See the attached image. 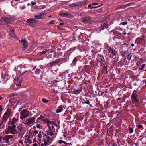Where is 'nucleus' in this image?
<instances>
[{"label":"nucleus","mask_w":146,"mask_h":146,"mask_svg":"<svg viewBox=\"0 0 146 146\" xmlns=\"http://www.w3.org/2000/svg\"><path fill=\"white\" fill-rule=\"evenodd\" d=\"M15 33L13 29H11L10 30V35L11 36H14Z\"/></svg>","instance_id":"393cba45"},{"label":"nucleus","mask_w":146,"mask_h":146,"mask_svg":"<svg viewBox=\"0 0 146 146\" xmlns=\"http://www.w3.org/2000/svg\"><path fill=\"white\" fill-rule=\"evenodd\" d=\"M129 133H128L129 134L133 132V129L132 128L129 127Z\"/></svg>","instance_id":"72a5a7b5"},{"label":"nucleus","mask_w":146,"mask_h":146,"mask_svg":"<svg viewBox=\"0 0 146 146\" xmlns=\"http://www.w3.org/2000/svg\"><path fill=\"white\" fill-rule=\"evenodd\" d=\"M27 71H25L23 72L22 73V75H23L24 74L27 72Z\"/></svg>","instance_id":"603ef678"},{"label":"nucleus","mask_w":146,"mask_h":146,"mask_svg":"<svg viewBox=\"0 0 146 146\" xmlns=\"http://www.w3.org/2000/svg\"><path fill=\"white\" fill-rule=\"evenodd\" d=\"M50 52L52 53H53V54H54V55L53 56H50L49 57L53 58V57H56V56L55 55V54H56V53L55 52H54L53 51H51Z\"/></svg>","instance_id":"e433bc0d"},{"label":"nucleus","mask_w":146,"mask_h":146,"mask_svg":"<svg viewBox=\"0 0 146 146\" xmlns=\"http://www.w3.org/2000/svg\"><path fill=\"white\" fill-rule=\"evenodd\" d=\"M145 66V64H143L142 65V68H143L144 67V66Z\"/></svg>","instance_id":"6e6d98bb"},{"label":"nucleus","mask_w":146,"mask_h":146,"mask_svg":"<svg viewBox=\"0 0 146 146\" xmlns=\"http://www.w3.org/2000/svg\"><path fill=\"white\" fill-rule=\"evenodd\" d=\"M122 33V34L125 35V34L126 33L125 32H124L123 31Z\"/></svg>","instance_id":"13d9d810"},{"label":"nucleus","mask_w":146,"mask_h":146,"mask_svg":"<svg viewBox=\"0 0 146 146\" xmlns=\"http://www.w3.org/2000/svg\"><path fill=\"white\" fill-rule=\"evenodd\" d=\"M57 63V62H54L51 63H50L47 64L46 67L47 68H48L53 66H54L55 65V64L56 63Z\"/></svg>","instance_id":"5701e85b"},{"label":"nucleus","mask_w":146,"mask_h":146,"mask_svg":"<svg viewBox=\"0 0 146 146\" xmlns=\"http://www.w3.org/2000/svg\"><path fill=\"white\" fill-rule=\"evenodd\" d=\"M4 125L3 121H2L0 122V127L1 128L3 127L4 126Z\"/></svg>","instance_id":"473e14b6"},{"label":"nucleus","mask_w":146,"mask_h":146,"mask_svg":"<svg viewBox=\"0 0 146 146\" xmlns=\"http://www.w3.org/2000/svg\"><path fill=\"white\" fill-rule=\"evenodd\" d=\"M127 23V21H124L123 22L121 23V24L122 25H126Z\"/></svg>","instance_id":"a19ab883"},{"label":"nucleus","mask_w":146,"mask_h":146,"mask_svg":"<svg viewBox=\"0 0 146 146\" xmlns=\"http://www.w3.org/2000/svg\"><path fill=\"white\" fill-rule=\"evenodd\" d=\"M13 137V136L12 135L6 136L3 139V142L6 143H8L9 141H11V138Z\"/></svg>","instance_id":"ddd939ff"},{"label":"nucleus","mask_w":146,"mask_h":146,"mask_svg":"<svg viewBox=\"0 0 146 146\" xmlns=\"http://www.w3.org/2000/svg\"><path fill=\"white\" fill-rule=\"evenodd\" d=\"M131 56L132 55L131 54H129L126 56V58L128 60H130L131 59Z\"/></svg>","instance_id":"c85d7f7f"},{"label":"nucleus","mask_w":146,"mask_h":146,"mask_svg":"<svg viewBox=\"0 0 146 146\" xmlns=\"http://www.w3.org/2000/svg\"><path fill=\"white\" fill-rule=\"evenodd\" d=\"M97 4H98V3H94L92 4V5H97Z\"/></svg>","instance_id":"4d7b16f0"},{"label":"nucleus","mask_w":146,"mask_h":146,"mask_svg":"<svg viewBox=\"0 0 146 146\" xmlns=\"http://www.w3.org/2000/svg\"><path fill=\"white\" fill-rule=\"evenodd\" d=\"M35 116L31 117L28 118L25 121L24 124L26 125H33L35 121Z\"/></svg>","instance_id":"7ed1b4c3"},{"label":"nucleus","mask_w":146,"mask_h":146,"mask_svg":"<svg viewBox=\"0 0 146 146\" xmlns=\"http://www.w3.org/2000/svg\"><path fill=\"white\" fill-rule=\"evenodd\" d=\"M55 21L54 20H52L49 22V24H54L55 23Z\"/></svg>","instance_id":"4c0bfd02"},{"label":"nucleus","mask_w":146,"mask_h":146,"mask_svg":"<svg viewBox=\"0 0 146 146\" xmlns=\"http://www.w3.org/2000/svg\"><path fill=\"white\" fill-rule=\"evenodd\" d=\"M43 117L42 115H41L40 117H38L37 118V120H36V121H38V120H40V121H42V119L43 118Z\"/></svg>","instance_id":"c756f323"},{"label":"nucleus","mask_w":146,"mask_h":146,"mask_svg":"<svg viewBox=\"0 0 146 146\" xmlns=\"http://www.w3.org/2000/svg\"><path fill=\"white\" fill-rule=\"evenodd\" d=\"M82 91V89L81 88L78 89H74L73 92L74 94H77L80 93Z\"/></svg>","instance_id":"6ab92c4d"},{"label":"nucleus","mask_w":146,"mask_h":146,"mask_svg":"<svg viewBox=\"0 0 146 146\" xmlns=\"http://www.w3.org/2000/svg\"><path fill=\"white\" fill-rule=\"evenodd\" d=\"M19 117V115L18 114H16L15 117L13 118L12 121L10 122V123L11 125H14V124H15L17 121L18 120V118Z\"/></svg>","instance_id":"2eb2a0df"},{"label":"nucleus","mask_w":146,"mask_h":146,"mask_svg":"<svg viewBox=\"0 0 146 146\" xmlns=\"http://www.w3.org/2000/svg\"><path fill=\"white\" fill-rule=\"evenodd\" d=\"M72 111H70V114H72Z\"/></svg>","instance_id":"052dcab7"},{"label":"nucleus","mask_w":146,"mask_h":146,"mask_svg":"<svg viewBox=\"0 0 146 146\" xmlns=\"http://www.w3.org/2000/svg\"><path fill=\"white\" fill-rule=\"evenodd\" d=\"M27 22L30 24L35 23V20L33 19H28L27 20Z\"/></svg>","instance_id":"b1692460"},{"label":"nucleus","mask_w":146,"mask_h":146,"mask_svg":"<svg viewBox=\"0 0 146 146\" xmlns=\"http://www.w3.org/2000/svg\"><path fill=\"white\" fill-rule=\"evenodd\" d=\"M41 127V125L40 124H38L37 125L36 127L38 128H39Z\"/></svg>","instance_id":"37998d69"},{"label":"nucleus","mask_w":146,"mask_h":146,"mask_svg":"<svg viewBox=\"0 0 146 146\" xmlns=\"http://www.w3.org/2000/svg\"><path fill=\"white\" fill-rule=\"evenodd\" d=\"M42 121L45 124H46L48 127V130L47 131V135L52 136L54 135L55 133V127H56V123H54L53 121H49L46 118L43 117Z\"/></svg>","instance_id":"f03ea898"},{"label":"nucleus","mask_w":146,"mask_h":146,"mask_svg":"<svg viewBox=\"0 0 146 146\" xmlns=\"http://www.w3.org/2000/svg\"><path fill=\"white\" fill-rule=\"evenodd\" d=\"M17 128L20 131H23V127L21 125H19L18 127Z\"/></svg>","instance_id":"a878e982"},{"label":"nucleus","mask_w":146,"mask_h":146,"mask_svg":"<svg viewBox=\"0 0 146 146\" xmlns=\"http://www.w3.org/2000/svg\"><path fill=\"white\" fill-rule=\"evenodd\" d=\"M108 24L106 23H103L101 24V27L99 28V29L101 30L106 29L108 27Z\"/></svg>","instance_id":"a211bd4d"},{"label":"nucleus","mask_w":146,"mask_h":146,"mask_svg":"<svg viewBox=\"0 0 146 146\" xmlns=\"http://www.w3.org/2000/svg\"><path fill=\"white\" fill-rule=\"evenodd\" d=\"M138 127L139 129H141L142 127V126L141 125H138Z\"/></svg>","instance_id":"49530a36"},{"label":"nucleus","mask_w":146,"mask_h":146,"mask_svg":"<svg viewBox=\"0 0 146 146\" xmlns=\"http://www.w3.org/2000/svg\"><path fill=\"white\" fill-rule=\"evenodd\" d=\"M131 46L132 47H133L134 46V45L133 44H131Z\"/></svg>","instance_id":"680f3d73"},{"label":"nucleus","mask_w":146,"mask_h":146,"mask_svg":"<svg viewBox=\"0 0 146 146\" xmlns=\"http://www.w3.org/2000/svg\"><path fill=\"white\" fill-rule=\"evenodd\" d=\"M3 110V107L1 105L0 106V114L1 115L2 113V111Z\"/></svg>","instance_id":"ea45409f"},{"label":"nucleus","mask_w":146,"mask_h":146,"mask_svg":"<svg viewBox=\"0 0 146 146\" xmlns=\"http://www.w3.org/2000/svg\"><path fill=\"white\" fill-rule=\"evenodd\" d=\"M44 14L43 13H41L40 14H38L37 15H35L34 18L35 19H41L42 18V16H43Z\"/></svg>","instance_id":"aec40b11"},{"label":"nucleus","mask_w":146,"mask_h":146,"mask_svg":"<svg viewBox=\"0 0 146 146\" xmlns=\"http://www.w3.org/2000/svg\"><path fill=\"white\" fill-rule=\"evenodd\" d=\"M64 141L62 140H60L58 141V143L59 144H62V143H64Z\"/></svg>","instance_id":"79ce46f5"},{"label":"nucleus","mask_w":146,"mask_h":146,"mask_svg":"<svg viewBox=\"0 0 146 146\" xmlns=\"http://www.w3.org/2000/svg\"><path fill=\"white\" fill-rule=\"evenodd\" d=\"M20 143H22V141H20Z\"/></svg>","instance_id":"774afa93"},{"label":"nucleus","mask_w":146,"mask_h":146,"mask_svg":"<svg viewBox=\"0 0 146 146\" xmlns=\"http://www.w3.org/2000/svg\"><path fill=\"white\" fill-rule=\"evenodd\" d=\"M20 119H21L23 120L28 117L30 114V112L27 110L25 109L23 110L20 112Z\"/></svg>","instance_id":"20e7f679"},{"label":"nucleus","mask_w":146,"mask_h":146,"mask_svg":"<svg viewBox=\"0 0 146 146\" xmlns=\"http://www.w3.org/2000/svg\"><path fill=\"white\" fill-rule=\"evenodd\" d=\"M38 133V131H35L33 133V135H35L36 134Z\"/></svg>","instance_id":"c03bdc74"},{"label":"nucleus","mask_w":146,"mask_h":146,"mask_svg":"<svg viewBox=\"0 0 146 146\" xmlns=\"http://www.w3.org/2000/svg\"><path fill=\"white\" fill-rule=\"evenodd\" d=\"M129 5L128 4H127V5H124L126 7L127 6H128Z\"/></svg>","instance_id":"e2e57ef3"},{"label":"nucleus","mask_w":146,"mask_h":146,"mask_svg":"<svg viewBox=\"0 0 146 146\" xmlns=\"http://www.w3.org/2000/svg\"><path fill=\"white\" fill-rule=\"evenodd\" d=\"M23 78L21 76H19L17 78H15V83L17 86H21V83L22 81Z\"/></svg>","instance_id":"9b49d317"},{"label":"nucleus","mask_w":146,"mask_h":146,"mask_svg":"<svg viewBox=\"0 0 146 146\" xmlns=\"http://www.w3.org/2000/svg\"><path fill=\"white\" fill-rule=\"evenodd\" d=\"M64 24V23H60L59 25H63Z\"/></svg>","instance_id":"864d4df0"},{"label":"nucleus","mask_w":146,"mask_h":146,"mask_svg":"<svg viewBox=\"0 0 146 146\" xmlns=\"http://www.w3.org/2000/svg\"><path fill=\"white\" fill-rule=\"evenodd\" d=\"M37 146V144L36 143H35L33 145V146Z\"/></svg>","instance_id":"3c124183"},{"label":"nucleus","mask_w":146,"mask_h":146,"mask_svg":"<svg viewBox=\"0 0 146 146\" xmlns=\"http://www.w3.org/2000/svg\"><path fill=\"white\" fill-rule=\"evenodd\" d=\"M10 21V19L8 18H3L1 20V23L2 24H7Z\"/></svg>","instance_id":"4468645a"},{"label":"nucleus","mask_w":146,"mask_h":146,"mask_svg":"<svg viewBox=\"0 0 146 146\" xmlns=\"http://www.w3.org/2000/svg\"><path fill=\"white\" fill-rule=\"evenodd\" d=\"M64 143L65 145H64V146H69L70 145H71V143H67L65 141H64Z\"/></svg>","instance_id":"c9c22d12"},{"label":"nucleus","mask_w":146,"mask_h":146,"mask_svg":"<svg viewBox=\"0 0 146 146\" xmlns=\"http://www.w3.org/2000/svg\"><path fill=\"white\" fill-rule=\"evenodd\" d=\"M84 103L85 104H89V102L88 101H85V102Z\"/></svg>","instance_id":"8fccbe9b"},{"label":"nucleus","mask_w":146,"mask_h":146,"mask_svg":"<svg viewBox=\"0 0 146 146\" xmlns=\"http://www.w3.org/2000/svg\"><path fill=\"white\" fill-rule=\"evenodd\" d=\"M39 68L40 69H43V66L42 65H40L39 66Z\"/></svg>","instance_id":"de8ad7c7"},{"label":"nucleus","mask_w":146,"mask_h":146,"mask_svg":"<svg viewBox=\"0 0 146 146\" xmlns=\"http://www.w3.org/2000/svg\"><path fill=\"white\" fill-rule=\"evenodd\" d=\"M31 4L33 6L34 5H35L36 4V2H34L33 1H32L31 2Z\"/></svg>","instance_id":"a18cd8bd"},{"label":"nucleus","mask_w":146,"mask_h":146,"mask_svg":"<svg viewBox=\"0 0 146 146\" xmlns=\"http://www.w3.org/2000/svg\"><path fill=\"white\" fill-rule=\"evenodd\" d=\"M58 82V81H57V80H55L54 81V82H55V83H56V82Z\"/></svg>","instance_id":"5fc2aeb1"},{"label":"nucleus","mask_w":146,"mask_h":146,"mask_svg":"<svg viewBox=\"0 0 146 146\" xmlns=\"http://www.w3.org/2000/svg\"><path fill=\"white\" fill-rule=\"evenodd\" d=\"M40 70L36 69L35 70V72L37 74H39L40 72Z\"/></svg>","instance_id":"2f4dec72"},{"label":"nucleus","mask_w":146,"mask_h":146,"mask_svg":"<svg viewBox=\"0 0 146 146\" xmlns=\"http://www.w3.org/2000/svg\"><path fill=\"white\" fill-rule=\"evenodd\" d=\"M91 5H90V4L88 6V8H90V9L93 8V7H92V8H91Z\"/></svg>","instance_id":"09e8293b"},{"label":"nucleus","mask_w":146,"mask_h":146,"mask_svg":"<svg viewBox=\"0 0 146 146\" xmlns=\"http://www.w3.org/2000/svg\"><path fill=\"white\" fill-rule=\"evenodd\" d=\"M42 100L43 102L44 103H47L48 102V100H46L45 98H42Z\"/></svg>","instance_id":"f704fd0d"},{"label":"nucleus","mask_w":146,"mask_h":146,"mask_svg":"<svg viewBox=\"0 0 146 146\" xmlns=\"http://www.w3.org/2000/svg\"><path fill=\"white\" fill-rule=\"evenodd\" d=\"M86 1H82L81 2H77L71 4L70 5V6L74 7L78 6H82L86 4Z\"/></svg>","instance_id":"9d476101"},{"label":"nucleus","mask_w":146,"mask_h":146,"mask_svg":"<svg viewBox=\"0 0 146 146\" xmlns=\"http://www.w3.org/2000/svg\"><path fill=\"white\" fill-rule=\"evenodd\" d=\"M60 15L62 17H64L67 18H69L71 17V15L70 14L63 13H61L60 14Z\"/></svg>","instance_id":"412c9836"},{"label":"nucleus","mask_w":146,"mask_h":146,"mask_svg":"<svg viewBox=\"0 0 146 146\" xmlns=\"http://www.w3.org/2000/svg\"><path fill=\"white\" fill-rule=\"evenodd\" d=\"M58 27L59 29H62V28H60V26H58Z\"/></svg>","instance_id":"bf43d9fd"},{"label":"nucleus","mask_w":146,"mask_h":146,"mask_svg":"<svg viewBox=\"0 0 146 146\" xmlns=\"http://www.w3.org/2000/svg\"><path fill=\"white\" fill-rule=\"evenodd\" d=\"M137 91L134 90L131 94V97L132 101L135 103L138 102L139 100L137 99L138 95L136 94Z\"/></svg>","instance_id":"39448f33"},{"label":"nucleus","mask_w":146,"mask_h":146,"mask_svg":"<svg viewBox=\"0 0 146 146\" xmlns=\"http://www.w3.org/2000/svg\"><path fill=\"white\" fill-rule=\"evenodd\" d=\"M77 61L78 59H77L76 57H75L72 61V64H73L74 65H75V64L77 62Z\"/></svg>","instance_id":"bb28decb"},{"label":"nucleus","mask_w":146,"mask_h":146,"mask_svg":"<svg viewBox=\"0 0 146 146\" xmlns=\"http://www.w3.org/2000/svg\"><path fill=\"white\" fill-rule=\"evenodd\" d=\"M81 21L85 23H92L93 21L92 19L88 16L82 17L81 18Z\"/></svg>","instance_id":"6e6552de"},{"label":"nucleus","mask_w":146,"mask_h":146,"mask_svg":"<svg viewBox=\"0 0 146 146\" xmlns=\"http://www.w3.org/2000/svg\"><path fill=\"white\" fill-rule=\"evenodd\" d=\"M34 142L40 144L41 146H46L49 145L50 143V139L47 135H43L41 131L39 132L38 135L33 139Z\"/></svg>","instance_id":"f257e3e1"},{"label":"nucleus","mask_w":146,"mask_h":146,"mask_svg":"<svg viewBox=\"0 0 146 146\" xmlns=\"http://www.w3.org/2000/svg\"><path fill=\"white\" fill-rule=\"evenodd\" d=\"M11 113V110L9 109L7 110L3 116V121L6 122Z\"/></svg>","instance_id":"0eeeda50"},{"label":"nucleus","mask_w":146,"mask_h":146,"mask_svg":"<svg viewBox=\"0 0 146 146\" xmlns=\"http://www.w3.org/2000/svg\"><path fill=\"white\" fill-rule=\"evenodd\" d=\"M25 143H27L28 144H30L31 143V140L30 139L28 135H27L25 136Z\"/></svg>","instance_id":"f3484780"},{"label":"nucleus","mask_w":146,"mask_h":146,"mask_svg":"<svg viewBox=\"0 0 146 146\" xmlns=\"http://www.w3.org/2000/svg\"><path fill=\"white\" fill-rule=\"evenodd\" d=\"M107 49L108 52L113 56L116 55L117 54V52L114 48L110 46L108 47Z\"/></svg>","instance_id":"1a4fd4ad"},{"label":"nucleus","mask_w":146,"mask_h":146,"mask_svg":"<svg viewBox=\"0 0 146 146\" xmlns=\"http://www.w3.org/2000/svg\"><path fill=\"white\" fill-rule=\"evenodd\" d=\"M2 99V98L1 97H0V100H1Z\"/></svg>","instance_id":"69168bd1"},{"label":"nucleus","mask_w":146,"mask_h":146,"mask_svg":"<svg viewBox=\"0 0 146 146\" xmlns=\"http://www.w3.org/2000/svg\"><path fill=\"white\" fill-rule=\"evenodd\" d=\"M109 146H118L117 145L116 143L114 142L111 143L109 145Z\"/></svg>","instance_id":"7c9ffc66"},{"label":"nucleus","mask_w":146,"mask_h":146,"mask_svg":"<svg viewBox=\"0 0 146 146\" xmlns=\"http://www.w3.org/2000/svg\"><path fill=\"white\" fill-rule=\"evenodd\" d=\"M25 9V7H22V9Z\"/></svg>","instance_id":"0e129e2a"},{"label":"nucleus","mask_w":146,"mask_h":146,"mask_svg":"<svg viewBox=\"0 0 146 146\" xmlns=\"http://www.w3.org/2000/svg\"><path fill=\"white\" fill-rule=\"evenodd\" d=\"M63 106L61 105H60L57 109L56 112L57 113L60 112L63 110Z\"/></svg>","instance_id":"4be33fe9"},{"label":"nucleus","mask_w":146,"mask_h":146,"mask_svg":"<svg viewBox=\"0 0 146 146\" xmlns=\"http://www.w3.org/2000/svg\"><path fill=\"white\" fill-rule=\"evenodd\" d=\"M49 50H44L42 52H40V55H41L42 54H44L46 53V52L48 51Z\"/></svg>","instance_id":"cd10ccee"},{"label":"nucleus","mask_w":146,"mask_h":146,"mask_svg":"<svg viewBox=\"0 0 146 146\" xmlns=\"http://www.w3.org/2000/svg\"><path fill=\"white\" fill-rule=\"evenodd\" d=\"M16 127V126L15 125H13L12 126H9L7 128L6 133L7 134L10 133L12 134L17 133V132L15 128Z\"/></svg>","instance_id":"423d86ee"},{"label":"nucleus","mask_w":146,"mask_h":146,"mask_svg":"<svg viewBox=\"0 0 146 146\" xmlns=\"http://www.w3.org/2000/svg\"><path fill=\"white\" fill-rule=\"evenodd\" d=\"M20 67V66H17L15 67V68H14V70L15 71H16L17 70H19V67Z\"/></svg>","instance_id":"58836bf2"},{"label":"nucleus","mask_w":146,"mask_h":146,"mask_svg":"<svg viewBox=\"0 0 146 146\" xmlns=\"http://www.w3.org/2000/svg\"><path fill=\"white\" fill-rule=\"evenodd\" d=\"M19 42L21 44L25 49H26L27 47V44L26 40L22 39L19 40Z\"/></svg>","instance_id":"dca6fc26"},{"label":"nucleus","mask_w":146,"mask_h":146,"mask_svg":"<svg viewBox=\"0 0 146 146\" xmlns=\"http://www.w3.org/2000/svg\"><path fill=\"white\" fill-rule=\"evenodd\" d=\"M131 34V33H127L128 35H129L130 34Z\"/></svg>","instance_id":"338daca9"},{"label":"nucleus","mask_w":146,"mask_h":146,"mask_svg":"<svg viewBox=\"0 0 146 146\" xmlns=\"http://www.w3.org/2000/svg\"><path fill=\"white\" fill-rule=\"evenodd\" d=\"M96 61L100 64H102L104 61V60L103 57L100 55H98L96 58Z\"/></svg>","instance_id":"f8f14e48"}]
</instances>
